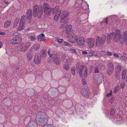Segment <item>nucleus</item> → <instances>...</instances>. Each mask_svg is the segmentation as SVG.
<instances>
[{
	"mask_svg": "<svg viewBox=\"0 0 127 127\" xmlns=\"http://www.w3.org/2000/svg\"><path fill=\"white\" fill-rule=\"evenodd\" d=\"M105 39L97 36L96 39V45L98 46L102 45L105 42Z\"/></svg>",
	"mask_w": 127,
	"mask_h": 127,
	"instance_id": "9",
	"label": "nucleus"
},
{
	"mask_svg": "<svg viewBox=\"0 0 127 127\" xmlns=\"http://www.w3.org/2000/svg\"><path fill=\"white\" fill-rule=\"evenodd\" d=\"M107 72V73H108V74L109 75H111V72Z\"/></svg>",
	"mask_w": 127,
	"mask_h": 127,
	"instance_id": "62",
	"label": "nucleus"
},
{
	"mask_svg": "<svg viewBox=\"0 0 127 127\" xmlns=\"http://www.w3.org/2000/svg\"><path fill=\"white\" fill-rule=\"evenodd\" d=\"M89 53L90 55L91 56H96L97 55V54L95 51L92 50L89 51Z\"/></svg>",
	"mask_w": 127,
	"mask_h": 127,
	"instance_id": "27",
	"label": "nucleus"
},
{
	"mask_svg": "<svg viewBox=\"0 0 127 127\" xmlns=\"http://www.w3.org/2000/svg\"><path fill=\"white\" fill-rule=\"evenodd\" d=\"M68 65L67 64H66L64 65V67L65 69L66 70H68L69 69V67L68 65Z\"/></svg>",
	"mask_w": 127,
	"mask_h": 127,
	"instance_id": "40",
	"label": "nucleus"
},
{
	"mask_svg": "<svg viewBox=\"0 0 127 127\" xmlns=\"http://www.w3.org/2000/svg\"><path fill=\"white\" fill-rule=\"evenodd\" d=\"M40 9H39V7L37 5H35L33 9V15L34 17L37 16L38 17H41L43 13V6L41 5L40 6Z\"/></svg>",
	"mask_w": 127,
	"mask_h": 127,
	"instance_id": "8",
	"label": "nucleus"
},
{
	"mask_svg": "<svg viewBox=\"0 0 127 127\" xmlns=\"http://www.w3.org/2000/svg\"><path fill=\"white\" fill-rule=\"evenodd\" d=\"M48 54V55H49L50 57H51L52 56V55L51 54H50V50H48L47 52Z\"/></svg>",
	"mask_w": 127,
	"mask_h": 127,
	"instance_id": "49",
	"label": "nucleus"
},
{
	"mask_svg": "<svg viewBox=\"0 0 127 127\" xmlns=\"http://www.w3.org/2000/svg\"><path fill=\"white\" fill-rule=\"evenodd\" d=\"M119 38V42L121 44H127V32L125 31L123 34L121 32L120 30L117 29L115 33H110L107 37V42L110 43L111 40L113 38L114 41L117 42L118 41Z\"/></svg>",
	"mask_w": 127,
	"mask_h": 127,
	"instance_id": "2",
	"label": "nucleus"
},
{
	"mask_svg": "<svg viewBox=\"0 0 127 127\" xmlns=\"http://www.w3.org/2000/svg\"><path fill=\"white\" fill-rule=\"evenodd\" d=\"M108 55L109 56H111V55L112 54L111 52H107Z\"/></svg>",
	"mask_w": 127,
	"mask_h": 127,
	"instance_id": "60",
	"label": "nucleus"
},
{
	"mask_svg": "<svg viewBox=\"0 0 127 127\" xmlns=\"http://www.w3.org/2000/svg\"><path fill=\"white\" fill-rule=\"evenodd\" d=\"M19 32H14L13 33V35L14 36H17L19 35Z\"/></svg>",
	"mask_w": 127,
	"mask_h": 127,
	"instance_id": "47",
	"label": "nucleus"
},
{
	"mask_svg": "<svg viewBox=\"0 0 127 127\" xmlns=\"http://www.w3.org/2000/svg\"><path fill=\"white\" fill-rule=\"evenodd\" d=\"M57 11V10L56 9L51 8H50L49 11L50 12V14L52 12L53 14H54Z\"/></svg>",
	"mask_w": 127,
	"mask_h": 127,
	"instance_id": "34",
	"label": "nucleus"
},
{
	"mask_svg": "<svg viewBox=\"0 0 127 127\" xmlns=\"http://www.w3.org/2000/svg\"><path fill=\"white\" fill-rule=\"evenodd\" d=\"M43 9H44V12L47 15L49 14L50 13L49 9L50 8V6L48 5L47 3H45L43 5Z\"/></svg>",
	"mask_w": 127,
	"mask_h": 127,
	"instance_id": "18",
	"label": "nucleus"
},
{
	"mask_svg": "<svg viewBox=\"0 0 127 127\" xmlns=\"http://www.w3.org/2000/svg\"><path fill=\"white\" fill-rule=\"evenodd\" d=\"M119 72H118L117 71H116L115 74V76L116 77L117 79H119V77L118 76L119 75Z\"/></svg>",
	"mask_w": 127,
	"mask_h": 127,
	"instance_id": "41",
	"label": "nucleus"
},
{
	"mask_svg": "<svg viewBox=\"0 0 127 127\" xmlns=\"http://www.w3.org/2000/svg\"><path fill=\"white\" fill-rule=\"evenodd\" d=\"M116 71L120 72L121 70V67L120 65H117L116 67Z\"/></svg>",
	"mask_w": 127,
	"mask_h": 127,
	"instance_id": "32",
	"label": "nucleus"
},
{
	"mask_svg": "<svg viewBox=\"0 0 127 127\" xmlns=\"http://www.w3.org/2000/svg\"><path fill=\"white\" fill-rule=\"evenodd\" d=\"M81 116H83V117H84L85 116V115L83 114H81Z\"/></svg>",
	"mask_w": 127,
	"mask_h": 127,
	"instance_id": "64",
	"label": "nucleus"
},
{
	"mask_svg": "<svg viewBox=\"0 0 127 127\" xmlns=\"http://www.w3.org/2000/svg\"><path fill=\"white\" fill-rule=\"evenodd\" d=\"M76 67L78 70H79V63H78L76 64Z\"/></svg>",
	"mask_w": 127,
	"mask_h": 127,
	"instance_id": "48",
	"label": "nucleus"
},
{
	"mask_svg": "<svg viewBox=\"0 0 127 127\" xmlns=\"http://www.w3.org/2000/svg\"><path fill=\"white\" fill-rule=\"evenodd\" d=\"M63 44L65 46L68 45H70V46H71L70 44L69 43L65 41L64 42V43H63Z\"/></svg>",
	"mask_w": 127,
	"mask_h": 127,
	"instance_id": "38",
	"label": "nucleus"
},
{
	"mask_svg": "<svg viewBox=\"0 0 127 127\" xmlns=\"http://www.w3.org/2000/svg\"><path fill=\"white\" fill-rule=\"evenodd\" d=\"M26 17L23 16L21 17V21L20 23L19 26L17 28V26L18 24L19 19L17 18H16L14 22L13 28L14 30H17L18 31H21L24 28V25L25 23Z\"/></svg>",
	"mask_w": 127,
	"mask_h": 127,
	"instance_id": "5",
	"label": "nucleus"
},
{
	"mask_svg": "<svg viewBox=\"0 0 127 127\" xmlns=\"http://www.w3.org/2000/svg\"><path fill=\"white\" fill-rule=\"evenodd\" d=\"M72 26L71 25H69L66 27L65 32L66 34V37H69L73 33V30H72Z\"/></svg>",
	"mask_w": 127,
	"mask_h": 127,
	"instance_id": "10",
	"label": "nucleus"
},
{
	"mask_svg": "<svg viewBox=\"0 0 127 127\" xmlns=\"http://www.w3.org/2000/svg\"><path fill=\"white\" fill-rule=\"evenodd\" d=\"M70 51L72 53H76V51L74 49H70Z\"/></svg>",
	"mask_w": 127,
	"mask_h": 127,
	"instance_id": "44",
	"label": "nucleus"
},
{
	"mask_svg": "<svg viewBox=\"0 0 127 127\" xmlns=\"http://www.w3.org/2000/svg\"><path fill=\"white\" fill-rule=\"evenodd\" d=\"M11 21H7L5 22L4 24L5 27L6 28L8 27L11 24Z\"/></svg>",
	"mask_w": 127,
	"mask_h": 127,
	"instance_id": "29",
	"label": "nucleus"
},
{
	"mask_svg": "<svg viewBox=\"0 0 127 127\" xmlns=\"http://www.w3.org/2000/svg\"><path fill=\"white\" fill-rule=\"evenodd\" d=\"M72 61V59L71 58H68L66 59V64L68 65H70L71 64Z\"/></svg>",
	"mask_w": 127,
	"mask_h": 127,
	"instance_id": "28",
	"label": "nucleus"
},
{
	"mask_svg": "<svg viewBox=\"0 0 127 127\" xmlns=\"http://www.w3.org/2000/svg\"><path fill=\"white\" fill-rule=\"evenodd\" d=\"M82 53L83 55H86L87 54V52L85 51H83L82 52Z\"/></svg>",
	"mask_w": 127,
	"mask_h": 127,
	"instance_id": "51",
	"label": "nucleus"
},
{
	"mask_svg": "<svg viewBox=\"0 0 127 127\" xmlns=\"http://www.w3.org/2000/svg\"><path fill=\"white\" fill-rule=\"evenodd\" d=\"M28 127H37V126L34 121L31 120L28 124Z\"/></svg>",
	"mask_w": 127,
	"mask_h": 127,
	"instance_id": "22",
	"label": "nucleus"
},
{
	"mask_svg": "<svg viewBox=\"0 0 127 127\" xmlns=\"http://www.w3.org/2000/svg\"><path fill=\"white\" fill-rule=\"evenodd\" d=\"M79 41L77 36L74 34H73L71 37L69 38L68 40V41L70 43H73L75 42L77 43L78 45Z\"/></svg>",
	"mask_w": 127,
	"mask_h": 127,
	"instance_id": "13",
	"label": "nucleus"
},
{
	"mask_svg": "<svg viewBox=\"0 0 127 127\" xmlns=\"http://www.w3.org/2000/svg\"><path fill=\"white\" fill-rule=\"evenodd\" d=\"M67 22V21H66V22H65L64 23L62 24L60 27V29H62L65 27L67 25V23H66Z\"/></svg>",
	"mask_w": 127,
	"mask_h": 127,
	"instance_id": "35",
	"label": "nucleus"
},
{
	"mask_svg": "<svg viewBox=\"0 0 127 127\" xmlns=\"http://www.w3.org/2000/svg\"><path fill=\"white\" fill-rule=\"evenodd\" d=\"M125 86V84L124 82H122L121 84V86L122 88H123Z\"/></svg>",
	"mask_w": 127,
	"mask_h": 127,
	"instance_id": "50",
	"label": "nucleus"
},
{
	"mask_svg": "<svg viewBox=\"0 0 127 127\" xmlns=\"http://www.w3.org/2000/svg\"><path fill=\"white\" fill-rule=\"evenodd\" d=\"M83 84L85 86V88L86 87V82H83Z\"/></svg>",
	"mask_w": 127,
	"mask_h": 127,
	"instance_id": "59",
	"label": "nucleus"
},
{
	"mask_svg": "<svg viewBox=\"0 0 127 127\" xmlns=\"http://www.w3.org/2000/svg\"><path fill=\"white\" fill-rule=\"evenodd\" d=\"M22 38L19 36H17L13 38L11 40V43L13 44H15L20 42L22 41Z\"/></svg>",
	"mask_w": 127,
	"mask_h": 127,
	"instance_id": "14",
	"label": "nucleus"
},
{
	"mask_svg": "<svg viewBox=\"0 0 127 127\" xmlns=\"http://www.w3.org/2000/svg\"><path fill=\"white\" fill-rule=\"evenodd\" d=\"M118 19V16L116 15H113L109 17L108 18H106L105 19V22L107 24H109L110 27L113 25V27L116 24L117 22Z\"/></svg>",
	"mask_w": 127,
	"mask_h": 127,
	"instance_id": "6",
	"label": "nucleus"
},
{
	"mask_svg": "<svg viewBox=\"0 0 127 127\" xmlns=\"http://www.w3.org/2000/svg\"><path fill=\"white\" fill-rule=\"evenodd\" d=\"M2 43L1 42H0V48L2 46Z\"/></svg>",
	"mask_w": 127,
	"mask_h": 127,
	"instance_id": "61",
	"label": "nucleus"
},
{
	"mask_svg": "<svg viewBox=\"0 0 127 127\" xmlns=\"http://www.w3.org/2000/svg\"><path fill=\"white\" fill-rule=\"evenodd\" d=\"M100 68L102 70H104V69L105 68V67L104 65L102 64H101L100 65Z\"/></svg>",
	"mask_w": 127,
	"mask_h": 127,
	"instance_id": "46",
	"label": "nucleus"
},
{
	"mask_svg": "<svg viewBox=\"0 0 127 127\" xmlns=\"http://www.w3.org/2000/svg\"><path fill=\"white\" fill-rule=\"evenodd\" d=\"M62 39H59L57 40L58 42L60 43L62 41Z\"/></svg>",
	"mask_w": 127,
	"mask_h": 127,
	"instance_id": "56",
	"label": "nucleus"
},
{
	"mask_svg": "<svg viewBox=\"0 0 127 127\" xmlns=\"http://www.w3.org/2000/svg\"><path fill=\"white\" fill-rule=\"evenodd\" d=\"M95 40L93 38H90L87 39L86 42L88 44V46L89 48H91L94 46Z\"/></svg>",
	"mask_w": 127,
	"mask_h": 127,
	"instance_id": "15",
	"label": "nucleus"
},
{
	"mask_svg": "<svg viewBox=\"0 0 127 127\" xmlns=\"http://www.w3.org/2000/svg\"><path fill=\"white\" fill-rule=\"evenodd\" d=\"M3 79L5 80H7L8 78V77L6 72H4L3 73Z\"/></svg>",
	"mask_w": 127,
	"mask_h": 127,
	"instance_id": "33",
	"label": "nucleus"
},
{
	"mask_svg": "<svg viewBox=\"0 0 127 127\" xmlns=\"http://www.w3.org/2000/svg\"><path fill=\"white\" fill-rule=\"evenodd\" d=\"M40 54L41 58L44 59L47 56L46 51L45 50H42L40 52Z\"/></svg>",
	"mask_w": 127,
	"mask_h": 127,
	"instance_id": "23",
	"label": "nucleus"
},
{
	"mask_svg": "<svg viewBox=\"0 0 127 127\" xmlns=\"http://www.w3.org/2000/svg\"><path fill=\"white\" fill-rule=\"evenodd\" d=\"M81 94L83 96L88 98L89 94V90L88 88L86 87L84 89H82L81 92Z\"/></svg>",
	"mask_w": 127,
	"mask_h": 127,
	"instance_id": "12",
	"label": "nucleus"
},
{
	"mask_svg": "<svg viewBox=\"0 0 127 127\" xmlns=\"http://www.w3.org/2000/svg\"><path fill=\"white\" fill-rule=\"evenodd\" d=\"M87 75V68L85 71V72L84 73V75L85 78H86Z\"/></svg>",
	"mask_w": 127,
	"mask_h": 127,
	"instance_id": "37",
	"label": "nucleus"
},
{
	"mask_svg": "<svg viewBox=\"0 0 127 127\" xmlns=\"http://www.w3.org/2000/svg\"><path fill=\"white\" fill-rule=\"evenodd\" d=\"M108 67L109 70L110 72H113L114 68L113 65L112 63H109L108 65Z\"/></svg>",
	"mask_w": 127,
	"mask_h": 127,
	"instance_id": "24",
	"label": "nucleus"
},
{
	"mask_svg": "<svg viewBox=\"0 0 127 127\" xmlns=\"http://www.w3.org/2000/svg\"><path fill=\"white\" fill-rule=\"evenodd\" d=\"M66 58V56L65 54H63L62 55V59L63 61H64Z\"/></svg>",
	"mask_w": 127,
	"mask_h": 127,
	"instance_id": "43",
	"label": "nucleus"
},
{
	"mask_svg": "<svg viewBox=\"0 0 127 127\" xmlns=\"http://www.w3.org/2000/svg\"><path fill=\"white\" fill-rule=\"evenodd\" d=\"M85 42V41L83 37L82 36H80V47L84 45Z\"/></svg>",
	"mask_w": 127,
	"mask_h": 127,
	"instance_id": "26",
	"label": "nucleus"
},
{
	"mask_svg": "<svg viewBox=\"0 0 127 127\" xmlns=\"http://www.w3.org/2000/svg\"><path fill=\"white\" fill-rule=\"evenodd\" d=\"M35 36H36L35 34L31 35L29 37V39L32 41H35L36 39Z\"/></svg>",
	"mask_w": 127,
	"mask_h": 127,
	"instance_id": "30",
	"label": "nucleus"
},
{
	"mask_svg": "<svg viewBox=\"0 0 127 127\" xmlns=\"http://www.w3.org/2000/svg\"><path fill=\"white\" fill-rule=\"evenodd\" d=\"M99 72V70L98 68V66H96L95 68L94 72L95 73H97L98 72Z\"/></svg>",
	"mask_w": 127,
	"mask_h": 127,
	"instance_id": "36",
	"label": "nucleus"
},
{
	"mask_svg": "<svg viewBox=\"0 0 127 127\" xmlns=\"http://www.w3.org/2000/svg\"><path fill=\"white\" fill-rule=\"evenodd\" d=\"M41 58L37 55L35 56L34 62L36 64H39L41 62Z\"/></svg>",
	"mask_w": 127,
	"mask_h": 127,
	"instance_id": "19",
	"label": "nucleus"
},
{
	"mask_svg": "<svg viewBox=\"0 0 127 127\" xmlns=\"http://www.w3.org/2000/svg\"><path fill=\"white\" fill-rule=\"evenodd\" d=\"M89 5L85 0H80V16L83 19L88 18L89 14L87 12H89Z\"/></svg>",
	"mask_w": 127,
	"mask_h": 127,
	"instance_id": "3",
	"label": "nucleus"
},
{
	"mask_svg": "<svg viewBox=\"0 0 127 127\" xmlns=\"http://www.w3.org/2000/svg\"><path fill=\"white\" fill-rule=\"evenodd\" d=\"M71 71L72 74L73 75H75V68L74 67H72L71 69Z\"/></svg>",
	"mask_w": 127,
	"mask_h": 127,
	"instance_id": "39",
	"label": "nucleus"
},
{
	"mask_svg": "<svg viewBox=\"0 0 127 127\" xmlns=\"http://www.w3.org/2000/svg\"><path fill=\"white\" fill-rule=\"evenodd\" d=\"M126 57L124 56H123L121 57V59L123 60H124L126 59Z\"/></svg>",
	"mask_w": 127,
	"mask_h": 127,
	"instance_id": "54",
	"label": "nucleus"
},
{
	"mask_svg": "<svg viewBox=\"0 0 127 127\" xmlns=\"http://www.w3.org/2000/svg\"><path fill=\"white\" fill-rule=\"evenodd\" d=\"M122 2L124 3L126 2H127V0H121Z\"/></svg>",
	"mask_w": 127,
	"mask_h": 127,
	"instance_id": "58",
	"label": "nucleus"
},
{
	"mask_svg": "<svg viewBox=\"0 0 127 127\" xmlns=\"http://www.w3.org/2000/svg\"><path fill=\"white\" fill-rule=\"evenodd\" d=\"M33 55L29 52H28L27 54V57L28 61H30L32 58Z\"/></svg>",
	"mask_w": 127,
	"mask_h": 127,
	"instance_id": "25",
	"label": "nucleus"
},
{
	"mask_svg": "<svg viewBox=\"0 0 127 127\" xmlns=\"http://www.w3.org/2000/svg\"><path fill=\"white\" fill-rule=\"evenodd\" d=\"M82 82H86V81L84 79H83L82 80Z\"/></svg>",
	"mask_w": 127,
	"mask_h": 127,
	"instance_id": "63",
	"label": "nucleus"
},
{
	"mask_svg": "<svg viewBox=\"0 0 127 127\" xmlns=\"http://www.w3.org/2000/svg\"><path fill=\"white\" fill-rule=\"evenodd\" d=\"M59 16H57V15H56V14L55 15L54 17V20L55 21H57V20L58 19H59Z\"/></svg>",
	"mask_w": 127,
	"mask_h": 127,
	"instance_id": "45",
	"label": "nucleus"
},
{
	"mask_svg": "<svg viewBox=\"0 0 127 127\" xmlns=\"http://www.w3.org/2000/svg\"><path fill=\"white\" fill-rule=\"evenodd\" d=\"M122 77L123 79H125V78L126 76V71L125 70H123L122 71Z\"/></svg>",
	"mask_w": 127,
	"mask_h": 127,
	"instance_id": "31",
	"label": "nucleus"
},
{
	"mask_svg": "<svg viewBox=\"0 0 127 127\" xmlns=\"http://www.w3.org/2000/svg\"><path fill=\"white\" fill-rule=\"evenodd\" d=\"M37 38L38 41H42L45 42L46 39L45 38L44 35L43 33H41L37 37Z\"/></svg>",
	"mask_w": 127,
	"mask_h": 127,
	"instance_id": "20",
	"label": "nucleus"
},
{
	"mask_svg": "<svg viewBox=\"0 0 127 127\" xmlns=\"http://www.w3.org/2000/svg\"><path fill=\"white\" fill-rule=\"evenodd\" d=\"M68 14V12L67 11H64L62 12L60 20L61 22L62 23L66 21Z\"/></svg>",
	"mask_w": 127,
	"mask_h": 127,
	"instance_id": "11",
	"label": "nucleus"
},
{
	"mask_svg": "<svg viewBox=\"0 0 127 127\" xmlns=\"http://www.w3.org/2000/svg\"><path fill=\"white\" fill-rule=\"evenodd\" d=\"M4 2L6 4H8L10 3V2L8 1V2H6V1L5 0L4 1Z\"/></svg>",
	"mask_w": 127,
	"mask_h": 127,
	"instance_id": "55",
	"label": "nucleus"
},
{
	"mask_svg": "<svg viewBox=\"0 0 127 127\" xmlns=\"http://www.w3.org/2000/svg\"><path fill=\"white\" fill-rule=\"evenodd\" d=\"M61 11L60 10L58 11L56 13V14L57 15V16L60 17V14L61 13Z\"/></svg>",
	"mask_w": 127,
	"mask_h": 127,
	"instance_id": "42",
	"label": "nucleus"
},
{
	"mask_svg": "<svg viewBox=\"0 0 127 127\" xmlns=\"http://www.w3.org/2000/svg\"><path fill=\"white\" fill-rule=\"evenodd\" d=\"M118 91L117 88L115 87V88L114 89V92L115 93H116Z\"/></svg>",
	"mask_w": 127,
	"mask_h": 127,
	"instance_id": "53",
	"label": "nucleus"
},
{
	"mask_svg": "<svg viewBox=\"0 0 127 127\" xmlns=\"http://www.w3.org/2000/svg\"><path fill=\"white\" fill-rule=\"evenodd\" d=\"M31 45L30 42H27L22 43L20 44L18 48L17 53H20L21 52H25L28 49Z\"/></svg>",
	"mask_w": 127,
	"mask_h": 127,
	"instance_id": "7",
	"label": "nucleus"
},
{
	"mask_svg": "<svg viewBox=\"0 0 127 127\" xmlns=\"http://www.w3.org/2000/svg\"><path fill=\"white\" fill-rule=\"evenodd\" d=\"M36 122L39 125L42 126V127H54V126L51 124H43L48 121V117L45 113L42 112H38L36 117Z\"/></svg>",
	"mask_w": 127,
	"mask_h": 127,
	"instance_id": "4",
	"label": "nucleus"
},
{
	"mask_svg": "<svg viewBox=\"0 0 127 127\" xmlns=\"http://www.w3.org/2000/svg\"><path fill=\"white\" fill-rule=\"evenodd\" d=\"M39 48L40 45L38 43L35 44L31 47L29 50L31 52L35 51L38 50Z\"/></svg>",
	"mask_w": 127,
	"mask_h": 127,
	"instance_id": "16",
	"label": "nucleus"
},
{
	"mask_svg": "<svg viewBox=\"0 0 127 127\" xmlns=\"http://www.w3.org/2000/svg\"><path fill=\"white\" fill-rule=\"evenodd\" d=\"M113 55L115 57L117 58H118L119 57L118 55L117 54L114 53Z\"/></svg>",
	"mask_w": 127,
	"mask_h": 127,
	"instance_id": "52",
	"label": "nucleus"
},
{
	"mask_svg": "<svg viewBox=\"0 0 127 127\" xmlns=\"http://www.w3.org/2000/svg\"><path fill=\"white\" fill-rule=\"evenodd\" d=\"M112 91L110 90V92L107 94L105 98L104 102L103 111L106 116L109 119L118 125L123 124L125 123V120L120 115L116 116L114 109L110 107V103L113 102L112 99L109 100V98L111 97Z\"/></svg>",
	"mask_w": 127,
	"mask_h": 127,
	"instance_id": "1",
	"label": "nucleus"
},
{
	"mask_svg": "<svg viewBox=\"0 0 127 127\" xmlns=\"http://www.w3.org/2000/svg\"><path fill=\"white\" fill-rule=\"evenodd\" d=\"M27 19L28 20V22L29 23L31 22L32 15V10L31 9H28L27 10Z\"/></svg>",
	"mask_w": 127,
	"mask_h": 127,
	"instance_id": "17",
	"label": "nucleus"
},
{
	"mask_svg": "<svg viewBox=\"0 0 127 127\" xmlns=\"http://www.w3.org/2000/svg\"><path fill=\"white\" fill-rule=\"evenodd\" d=\"M5 33L4 32H0V35H4L5 34Z\"/></svg>",
	"mask_w": 127,
	"mask_h": 127,
	"instance_id": "57",
	"label": "nucleus"
},
{
	"mask_svg": "<svg viewBox=\"0 0 127 127\" xmlns=\"http://www.w3.org/2000/svg\"><path fill=\"white\" fill-rule=\"evenodd\" d=\"M52 60L53 61L54 63L57 65H59L60 64V59L57 56L52 58Z\"/></svg>",
	"mask_w": 127,
	"mask_h": 127,
	"instance_id": "21",
	"label": "nucleus"
}]
</instances>
